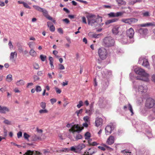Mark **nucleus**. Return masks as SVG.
Returning a JSON list of instances; mask_svg holds the SVG:
<instances>
[{
  "mask_svg": "<svg viewBox=\"0 0 155 155\" xmlns=\"http://www.w3.org/2000/svg\"><path fill=\"white\" fill-rule=\"evenodd\" d=\"M128 108L129 110L131 113V115H133L134 114L133 110L132 109V107L130 103H129L128 104Z\"/></svg>",
  "mask_w": 155,
  "mask_h": 155,
  "instance_id": "72a5a7b5",
  "label": "nucleus"
},
{
  "mask_svg": "<svg viewBox=\"0 0 155 155\" xmlns=\"http://www.w3.org/2000/svg\"><path fill=\"white\" fill-rule=\"evenodd\" d=\"M95 123L96 126L98 127L102 125L103 123V120L101 118L97 117L96 119Z\"/></svg>",
  "mask_w": 155,
  "mask_h": 155,
  "instance_id": "2eb2a0df",
  "label": "nucleus"
},
{
  "mask_svg": "<svg viewBox=\"0 0 155 155\" xmlns=\"http://www.w3.org/2000/svg\"><path fill=\"white\" fill-rule=\"evenodd\" d=\"M121 21L122 22H123L124 23L128 24L130 25V18H126V19H121Z\"/></svg>",
  "mask_w": 155,
  "mask_h": 155,
  "instance_id": "c756f323",
  "label": "nucleus"
},
{
  "mask_svg": "<svg viewBox=\"0 0 155 155\" xmlns=\"http://www.w3.org/2000/svg\"><path fill=\"white\" fill-rule=\"evenodd\" d=\"M41 107L43 109H45L46 107V103L45 102H41L40 104Z\"/></svg>",
  "mask_w": 155,
  "mask_h": 155,
  "instance_id": "a19ab883",
  "label": "nucleus"
},
{
  "mask_svg": "<svg viewBox=\"0 0 155 155\" xmlns=\"http://www.w3.org/2000/svg\"><path fill=\"white\" fill-rule=\"evenodd\" d=\"M117 2L118 3L119 5H125L126 2L123 0H117Z\"/></svg>",
  "mask_w": 155,
  "mask_h": 155,
  "instance_id": "c85d7f7f",
  "label": "nucleus"
},
{
  "mask_svg": "<svg viewBox=\"0 0 155 155\" xmlns=\"http://www.w3.org/2000/svg\"><path fill=\"white\" fill-rule=\"evenodd\" d=\"M40 153V152L37 151H31L28 150L27 151L24 155H36V154Z\"/></svg>",
  "mask_w": 155,
  "mask_h": 155,
  "instance_id": "dca6fc26",
  "label": "nucleus"
},
{
  "mask_svg": "<svg viewBox=\"0 0 155 155\" xmlns=\"http://www.w3.org/2000/svg\"><path fill=\"white\" fill-rule=\"evenodd\" d=\"M83 120L86 122H88L89 121V117L88 116H86L83 117Z\"/></svg>",
  "mask_w": 155,
  "mask_h": 155,
  "instance_id": "de8ad7c7",
  "label": "nucleus"
},
{
  "mask_svg": "<svg viewBox=\"0 0 155 155\" xmlns=\"http://www.w3.org/2000/svg\"><path fill=\"white\" fill-rule=\"evenodd\" d=\"M4 123L7 125H10L11 124V122L8 120L6 119L5 118H4Z\"/></svg>",
  "mask_w": 155,
  "mask_h": 155,
  "instance_id": "a18cd8bd",
  "label": "nucleus"
},
{
  "mask_svg": "<svg viewBox=\"0 0 155 155\" xmlns=\"http://www.w3.org/2000/svg\"><path fill=\"white\" fill-rule=\"evenodd\" d=\"M38 75L39 76H41L43 75V71H39L37 73Z\"/></svg>",
  "mask_w": 155,
  "mask_h": 155,
  "instance_id": "338daca9",
  "label": "nucleus"
},
{
  "mask_svg": "<svg viewBox=\"0 0 155 155\" xmlns=\"http://www.w3.org/2000/svg\"><path fill=\"white\" fill-rule=\"evenodd\" d=\"M68 81H65V82H63L62 83V86L63 87H64L66 85H67L68 84Z\"/></svg>",
  "mask_w": 155,
  "mask_h": 155,
  "instance_id": "052dcab7",
  "label": "nucleus"
},
{
  "mask_svg": "<svg viewBox=\"0 0 155 155\" xmlns=\"http://www.w3.org/2000/svg\"><path fill=\"white\" fill-rule=\"evenodd\" d=\"M41 90V89L40 86H38L36 87V91L37 92H39Z\"/></svg>",
  "mask_w": 155,
  "mask_h": 155,
  "instance_id": "3c124183",
  "label": "nucleus"
},
{
  "mask_svg": "<svg viewBox=\"0 0 155 155\" xmlns=\"http://www.w3.org/2000/svg\"><path fill=\"white\" fill-rule=\"evenodd\" d=\"M85 139H89L91 137L90 134L89 132H87L85 134Z\"/></svg>",
  "mask_w": 155,
  "mask_h": 155,
  "instance_id": "ea45409f",
  "label": "nucleus"
},
{
  "mask_svg": "<svg viewBox=\"0 0 155 155\" xmlns=\"http://www.w3.org/2000/svg\"><path fill=\"white\" fill-rule=\"evenodd\" d=\"M153 24L151 23H147L145 24H141L138 25V26L140 27H145L150 26H152Z\"/></svg>",
  "mask_w": 155,
  "mask_h": 155,
  "instance_id": "b1692460",
  "label": "nucleus"
},
{
  "mask_svg": "<svg viewBox=\"0 0 155 155\" xmlns=\"http://www.w3.org/2000/svg\"><path fill=\"white\" fill-rule=\"evenodd\" d=\"M24 136L25 139L28 140V138L30 137L28 134L26 133H25L24 134Z\"/></svg>",
  "mask_w": 155,
  "mask_h": 155,
  "instance_id": "864d4df0",
  "label": "nucleus"
},
{
  "mask_svg": "<svg viewBox=\"0 0 155 155\" xmlns=\"http://www.w3.org/2000/svg\"><path fill=\"white\" fill-rule=\"evenodd\" d=\"M41 12H42L43 13V15L46 17L48 15V12L45 9H44L42 8V10H41Z\"/></svg>",
  "mask_w": 155,
  "mask_h": 155,
  "instance_id": "f704fd0d",
  "label": "nucleus"
},
{
  "mask_svg": "<svg viewBox=\"0 0 155 155\" xmlns=\"http://www.w3.org/2000/svg\"><path fill=\"white\" fill-rule=\"evenodd\" d=\"M34 68L36 70L39 69L40 68L39 65L37 63H35L33 64Z\"/></svg>",
  "mask_w": 155,
  "mask_h": 155,
  "instance_id": "4c0bfd02",
  "label": "nucleus"
},
{
  "mask_svg": "<svg viewBox=\"0 0 155 155\" xmlns=\"http://www.w3.org/2000/svg\"><path fill=\"white\" fill-rule=\"evenodd\" d=\"M118 19L117 18H113L110 20H107L106 21L105 24L106 25H107L111 23H113L117 21H118Z\"/></svg>",
  "mask_w": 155,
  "mask_h": 155,
  "instance_id": "a211bd4d",
  "label": "nucleus"
},
{
  "mask_svg": "<svg viewBox=\"0 0 155 155\" xmlns=\"http://www.w3.org/2000/svg\"><path fill=\"white\" fill-rule=\"evenodd\" d=\"M121 153L124 154L125 155H130L131 152L126 151L125 150H123L121 151Z\"/></svg>",
  "mask_w": 155,
  "mask_h": 155,
  "instance_id": "473e14b6",
  "label": "nucleus"
},
{
  "mask_svg": "<svg viewBox=\"0 0 155 155\" xmlns=\"http://www.w3.org/2000/svg\"><path fill=\"white\" fill-rule=\"evenodd\" d=\"M40 58L41 60L43 61H45L46 58V57L45 56H44L42 54L40 55Z\"/></svg>",
  "mask_w": 155,
  "mask_h": 155,
  "instance_id": "49530a36",
  "label": "nucleus"
},
{
  "mask_svg": "<svg viewBox=\"0 0 155 155\" xmlns=\"http://www.w3.org/2000/svg\"><path fill=\"white\" fill-rule=\"evenodd\" d=\"M55 27L53 25H51L50 27V30L51 31L54 32L55 31Z\"/></svg>",
  "mask_w": 155,
  "mask_h": 155,
  "instance_id": "8fccbe9b",
  "label": "nucleus"
},
{
  "mask_svg": "<svg viewBox=\"0 0 155 155\" xmlns=\"http://www.w3.org/2000/svg\"><path fill=\"white\" fill-rule=\"evenodd\" d=\"M25 82L23 80H20L18 81L16 83V84L17 86H19L24 85Z\"/></svg>",
  "mask_w": 155,
  "mask_h": 155,
  "instance_id": "5701e85b",
  "label": "nucleus"
},
{
  "mask_svg": "<svg viewBox=\"0 0 155 155\" xmlns=\"http://www.w3.org/2000/svg\"><path fill=\"white\" fill-rule=\"evenodd\" d=\"M147 87L146 85H140L138 86L137 90L139 92L145 93L147 91Z\"/></svg>",
  "mask_w": 155,
  "mask_h": 155,
  "instance_id": "6e6552de",
  "label": "nucleus"
},
{
  "mask_svg": "<svg viewBox=\"0 0 155 155\" xmlns=\"http://www.w3.org/2000/svg\"><path fill=\"white\" fill-rule=\"evenodd\" d=\"M120 28V26L118 25L114 26L112 29L113 33L115 35L119 33Z\"/></svg>",
  "mask_w": 155,
  "mask_h": 155,
  "instance_id": "4468645a",
  "label": "nucleus"
},
{
  "mask_svg": "<svg viewBox=\"0 0 155 155\" xmlns=\"http://www.w3.org/2000/svg\"><path fill=\"white\" fill-rule=\"evenodd\" d=\"M142 65L146 68H149L150 65L148 60L147 59H144L143 60Z\"/></svg>",
  "mask_w": 155,
  "mask_h": 155,
  "instance_id": "f3484780",
  "label": "nucleus"
},
{
  "mask_svg": "<svg viewBox=\"0 0 155 155\" xmlns=\"http://www.w3.org/2000/svg\"><path fill=\"white\" fill-rule=\"evenodd\" d=\"M8 45L9 46V48L10 49L13 48V46L12 45V43L11 41H9Z\"/></svg>",
  "mask_w": 155,
  "mask_h": 155,
  "instance_id": "13d9d810",
  "label": "nucleus"
},
{
  "mask_svg": "<svg viewBox=\"0 0 155 155\" xmlns=\"http://www.w3.org/2000/svg\"><path fill=\"white\" fill-rule=\"evenodd\" d=\"M59 67V69L60 70H63L64 69V66L61 64H58Z\"/></svg>",
  "mask_w": 155,
  "mask_h": 155,
  "instance_id": "5fc2aeb1",
  "label": "nucleus"
},
{
  "mask_svg": "<svg viewBox=\"0 0 155 155\" xmlns=\"http://www.w3.org/2000/svg\"><path fill=\"white\" fill-rule=\"evenodd\" d=\"M88 24L92 26L99 27L101 26V23L102 22V18H98L95 15L90 14L87 16Z\"/></svg>",
  "mask_w": 155,
  "mask_h": 155,
  "instance_id": "f257e3e1",
  "label": "nucleus"
},
{
  "mask_svg": "<svg viewBox=\"0 0 155 155\" xmlns=\"http://www.w3.org/2000/svg\"><path fill=\"white\" fill-rule=\"evenodd\" d=\"M23 5L25 7V8H27L28 9H29L31 8L25 2L24 3Z\"/></svg>",
  "mask_w": 155,
  "mask_h": 155,
  "instance_id": "6e6d98bb",
  "label": "nucleus"
},
{
  "mask_svg": "<svg viewBox=\"0 0 155 155\" xmlns=\"http://www.w3.org/2000/svg\"><path fill=\"white\" fill-rule=\"evenodd\" d=\"M83 110V109H81L79 110L76 111L75 112V113L77 114L78 116H79V114H81L82 113Z\"/></svg>",
  "mask_w": 155,
  "mask_h": 155,
  "instance_id": "37998d69",
  "label": "nucleus"
},
{
  "mask_svg": "<svg viewBox=\"0 0 155 155\" xmlns=\"http://www.w3.org/2000/svg\"><path fill=\"white\" fill-rule=\"evenodd\" d=\"M62 21L67 24H69L70 23V21L68 18L63 19Z\"/></svg>",
  "mask_w": 155,
  "mask_h": 155,
  "instance_id": "680f3d73",
  "label": "nucleus"
},
{
  "mask_svg": "<svg viewBox=\"0 0 155 155\" xmlns=\"http://www.w3.org/2000/svg\"><path fill=\"white\" fill-rule=\"evenodd\" d=\"M125 13V12L124 11L117 12L116 13V17H118L119 16H121Z\"/></svg>",
  "mask_w": 155,
  "mask_h": 155,
  "instance_id": "e433bc0d",
  "label": "nucleus"
},
{
  "mask_svg": "<svg viewBox=\"0 0 155 155\" xmlns=\"http://www.w3.org/2000/svg\"><path fill=\"white\" fill-rule=\"evenodd\" d=\"M85 147V145L83 144H81L78 145L76 146V149H77V152L80 151L83 148H84Z\"/></svg>",
  "mask_w": 155,
  "mask_h": 155,
  "instance_id": "6ab92c4d",
  "label": "nucleus"
},
{
  "mask_svg": "<svg viewBox=\"0 0 155 155\" xmlns=\"http://www.w3.org/2000/svg\"><path fill=\"white\" fill-rule=\"evenodd\" d=\"M35 81H37L39 80V78L37 75H34L33 77Z\"/></svg>",
  "mask_w": 155,
  "mask_h": 155,
  "instance_id": "69168bd1",
  "label": "nucleus"
},
{
  "mask_svg": "<svg viewBox=\"0 0 155 155\" xmlns=\"http://www.w3.org/2000/svg\"><path fill=\"white\" fill-rule=\"evenodd\" d=\"M12 80V75L11 74L8 75L6 77V81L8 82H10Z\"/></svg>",
  "mask_w": 155,
  "mask_h": 155,
  "instance_id": "393cba45",
  "label": "nucleus"
},
{
  "mask_svg": "<svg viewBox=\"0 0 155 155\" xmlns=\"http://www.w3.org/2000/svg\"><path fill=\"white\" fill-rule=\"evenodd\" d=\"M102 35V34H96L94 33V34H93L92 35V37L95 38H98L99 37L101 36Z\"/></svg>",
  "mask_w": 155,
  "mask_h": 155,
  "instance_id": "c9c22d12",
  "label": "nucleus"
},
{
  "mask_svg": "<svg viewBox=\"0 0 155 155\" xmlns=\"http://www.w3.org/2000/svg\"><path fill=\"white\" fill-rule=\"evenodd\" d=\"M143 16V17H149L150 16V13L148 12H146L142 13Z\"/></svg>",
  "mask_w": 155,
  "mask_h": 155,
  "instance_id": "58836bf2",
  "label": "nucleus"
},
{
  "mask_svg": "<svg viewBox=\"0 0 155 155\" xmlns=\"http://www.w3.org/2000/svg\"><path fill=\"white\" fill-rule=\"evenodd\" d=\"M136 3L137 2H135V0H130L128 2V4L130 5H133Z\"/></svg>",
  "mask_w": 155,
  "mask_h": 155,
  "instance_id": "c03bdc74",
  "label": "nucleus"
},
{
  "mask_svg": "<svg viewBox=\"0 0 155 155\" xmlns=\"http://www.w3.org/2000/svg\"><path fill=\"white\" fill-rule=\"evenodd\" d=\"M92 146H95L97 145L98 144L96 142H92V143H89Z\"/></svg>",
  "mask_w": 155,
  "mask_h": 155,
  "instance_id": "774afa93",
  "label": "nucleus"
},
{
  "mask_svg": "<svg viewBox=\"0 0 155 155\" xmlns=\"http://www.w3.org/2000/svg\"><path fill=\"white\" fill-rule=\"evenodd\" d=\"M134 34L133 29L131 28L127 31V35L130 38H132Z\"/></svg>",
  "mask_w": 155,
  "mask_h": 155,
  "instance_id": "9b49d317",
  "label": "nucleus"
},
{
  "mask_svg": "<svg viewBox=\"0 0 155 155\" xmlns=\"http://www.w3.org/2000/svg\"><path fill=\"white\" fill-rule=\"evenodd\" d=\"M134 71L137 74L141 75L140 77H137L136 78L137 80H141L145 81H148L149 74L145 72L144 69L138 68L135 69Z\"/></svg>",
  "mask_w": 155,
  "mask_h": 155,
  "instance_id": "f03ea898",
  "label": "nucleus"
},
{
  "mask_svg": "<svg viewBox=\"0 0 155 155\" xmlns=\"http://www.w3.org/2000/svg\"><path fill=\"white\" fill-rule=\"evenodd\" d=\"M115 41L113 38L110 37H106L103 40V44L105 47H109L114 45Z\"/></svg>",
  "mask_w": 155,
  "mask_h": 155,
  "instance_id": "7ed1b4c3",
  "label": "nucleus"
},
{
  "mask_svg": "<svg viewBox=\"0 0 155 155\" xmlns=\"http://www.w3.org/2000/svg\"><path fill=\"white\" fill-rule=\"evenodd\" d=\"M115 138L114 136H110L107 139V143L109 145H110L114 143Z\"/></svg>",
  "mask_w": 155,
  "mask_h": 155,
  "instance_id": "ddd939ff",
  "label": "nucleus"
},
{
  "mask_svg": "<svg viewBox=\"0 0 155 155\" xmlns=\"http://www.w3.org/2000/svg\"><path fill=\"white\" fill-rule=\"evenodd\" d=\"M50 101L51 103L53 104L56 102L57 100L55 98H52L50 99Z\"/></svg>",
  "mask_w": 155,
  "mask_h": 155,
  "instance_id": "bf43d9fd",
  "label": "nucleus"
},
{
  "mask_svg": "<svg viewBox=\"0 0 155 155\" xmlns=\"http://www.w3.org/2000/svg\"><path fill=\"white\" fill-rule=\"evenodd\" d=\"M48 112V110L45 109L40 110L39 111V112L40 114L47 113Z\"/></svg>",
  "mask_w": 155,
  "mask_h": 155,
  "instance_id": "2f4dec72",
  "label": "nucleus"
},
{
  "mask_svg": "<svg viewBox=\"0 0 155 155\" xmlns=\"http://www.w3.org/2000/svg\"><path fill=\"white\" fill-rule=\"evenodd\" d=\"M103 145L104 147H103L102 146H99L98 147V148L103 151L105 150H106V148L108 149H111V148L110 147L107 146L105 144H103Z\"/></svg>",
  "mask_w": 155,
  "mask_h": 155,
  "instance_id": "412c9836",
  "label": "nucleus"
},
{
  "mask_svg": "<svg viewBox=\"0 0 155 155\" xmlns=\"http://www.w3.org/2000/svg\"><path fill=\"white\" fill-rule=\"evenodd\" d=\"M82 138V136L80 134H78L77 136L75 137L74 139H73L74 141H77L78 140L81 139Z\"/></svg>",
  "mask_w": 155,
  "mask_h": 155,
  "instance_id": "bb28decb",
  "label": "nucleus"
},
{
  "mask_svg": "<svg viewBox=\"0 0 155 155\" xmlns=\"http://www.w3.org/2000/svg\"><path fill=\"white\" fill-rule=\"evenodd\" d=\"M138 21L137 19L134 18H130V25L134 24L137 22Z\"/></svg>",
  "mask_w": 155,
  "mask_h": 155,
  "instance_id": "cd10ccee",
  "label": "nucleus"
},
{
  "mask_svg": "<svg viewBox=\"0 0 155 155\" xmlns=\"http://www.w3.org/2000/svg\"><path fill=\"white\" fill-rule=\"evenodd\" d=\"M70 150L71 151H74L75 152H78L77 149H76V146L75 147H74V146L71 147L70 149Z\"/></svg>",
  "mask_w": 155,
  "mask_h": 155,
  "instance_id": "09e8293b",
  "label": "nucleus"
},
{
  "mask_svg": "<svg viewBox=\"0 0 155 155\" xmlns=\"http://www.w3.org/2000/svg\"><path fill=\"white\" fill-rule=\"evenodd\" d=\"M95 152V150L94 147L89 149L88 151L84 152L83 155H92Z\"/></svg>",
  "mask_w": 155,
  "mask_h": 155,
  "instance_id": "1a4fd4ad",
  "label": "nucleus"
},
{
  "mask_svg": "<svg viewBox=\"0 0 155 155\" xmlns=\"http://www.w3.org/2000/svg\"><path fill=\"white\" fill-rule=\"evenodd\" d=\"M55 89L56 91V93L58 94H60L61 92V90L57 87H55Z\"/></svg>",
  "mask_w": 155,
  "mask_h": 155,
  "instance_id": "4d7b16f0",
  "label": "nucleus"
},
{
  "mask_svg": "<svg viewBox=\"0 0 155 155\" xmlns=\"http://www.w3.org/2000/svg\"><path fill=\"white\" fill-rule=\"evenodd\" d=\"M22 135V133L20 131L17 133V137L18 138H19L21 137Z\"/></svg>",
  "mask_w": 155,
  "mask_h": 155,
  "instance_id": "e2e57ef3",
  "label": "nucleus"
},
{
  "mask_svg": "<svg viewBox=\"0 0 155 155\" xmlns=\"http://www.w3.org/2000/svg\"><path fill=\"white\" fill-rule=\"evenodd\" d=\"M17 54L16 52H12L10 54V59L11 60H14L15 57L16 58L17 57Z\"/></svg>",
  "mask_w": 155,
  "mask_h": 155,
  "instance_id": "4be33fe9",
  "label": "nucleus"
},
{
  "mask_svg": "<svg viewBox=\"0 0 155 155\" xmlns=\"http://www.w3.org/2000/svg\"><path fill=\"white\" fill-rule=\"evenodd\" d=\"M98 54L100 58L101 59L103 60L107 58L108 52L105 48L101 47L99 48L98 51Z\"/></svg>",
  "mask_w": 155,
  "mask_h": 155,
  "instance_id": "20e7f679",
  "label": "nucleus"
},
{
  "mask_svg": "<svg viewBox=\"0 0 155 155\" xmlns=\"http://www.w3.org/2000/svg\"><path fill=\"white\" fill-rule=\"evenodd\" d=\"M9 111V108L5 106H2L0 105V113L2 114H6Z\"/></svg>",
  "mask_w": 155,
  "mask_h": 155,
  "instance_id": "9d476101",
  "label": "nucleus"
},
{
  "mask_svg": "<svg viewBox=\"0 0 155 155\" xmlns=\"http://www.w3.org/2000/svg\"><path fill=\"white\" fill-rule=\"evenodd\" d=\"M108 15L110 17H116V13H114V12H110L109 14Z\"/></svg>",
  "mask_w": 155,
  "mask_h": 155,
  "instance_id": "603ef678",
  "label": "nucleus"
},
{
  "mask_svg": "<svg viewBox=\"0 0 155 155\" xmlns=\"http://www.w3.org/2000/svg\"><path fill=\"white\" fill-rule=\"evenodd\" d=\"M83 106V102L82 101H80L79 102V104L77 105V107L78 108H80L81 106Z\"/></svg>",
  "mask_w": 155,
  "mask_h": 155,
  "instance_id": "79ce46f5",
  "label": "nucleus"
},
{
  "mask_svg": "<svg viewBox=\"0 0 155 155\" xmlns=\"http://www.w3.org/2000/svg\"><path fill=\"white\" fill-rule=\"evenodd\" d=\"M31 137V138L32 141H36L38 140L41 139L40 137H38L35 134L33 135Z\"/></svg>",
  "mask_w": 155,
  "mask_h": 155,
  "instance_id": "aec40b11",
  "label": "nucleus"
},
{
  "mask_svg": "<svg viewBox=\"0 0 155 155\" xmlns=\"http://www.w3.org/2000/svg\"><path fill=\"white\" fill-rule=\"evenodd\" d=\"M115 128V125L112 123H110L105 128V133L107 135L110 134Z\"/></svg>",
  "mask_w": 155,
  "mask_h": 155,
  "instance_id": "0eeeda50",
  "label": "nucleus"
},
{
  "mask_svg": "<svg viewBox=\"0 0 155 155\" xmlns=\"http://www.w3.org/2000/svg\"><path fill=\"white\" fill-rule=\"evenodd\" d=\"M155 104V101L153 99L149 98L147 99L145 104L146 107L148 108H151Z\"/></svg>",
  "mask_w": 155,
  "mask_h": 155,
  "instance_id": "423d86ee",
  "label": "nucleus"
},
{
  "mask_svg": "<svg viewBox=\"0 0 155 155\" xmlns=\"http://www.w3.org/2000/svg\"><path fill=\"white\" fill-rule=\"evenodd\" d=\"M30 54L32 56L35 57L37 55V53L33 49H31L29 52Z\"/></svg>",
  "mask_w": 155,
  "mask_h": 155,
  "instance_id": "a878e982",
  "label": "nucleus"
},
{
  "mask_svg": "<svg viewBox=\"0 0 155 155\" xmlns=\"http://www.w3.org/2000/svg\"><path fill=\"white\" fill-rule=\"evenodd\" d=\"M138 32L142 35H146L148 34V30L146 28H140L138 30Z\"/></svg>",
  "mask_w": 155,
  "mask_h": 155,
  "instance_id": "f8f14e48",
  "label": "nucleus"
},
{
  "mask_svg": "<svg viewBox=\"0 0 155 155\" xmlns=\"http://www.w3.org/2000/svg\"><path fill=\"white\" fill-rule=\"evenodd\" d=\"M33 7L35 9L40 12L42 10V8L38 6L34 5L33 6Z\"/></svg>",
  "mask_w": 155,
  "mask_h": 155,
  "instance_id": "7c9ffc66",
  "label": "nucleus"
},
{
  "mask_svg": "<svg viewBox=\"0 0 155 155\" xmlns=\"http://www.w3.org/2000/svg\"><path fill=\"white\" fill-rule=\"evenodd\" d=\"M83 128V127H81L79 126L78 124H75L71 128L69 129V131L70 132H71L73 133L76 132L79 133Z\"/></svg>",
  "mask_w": 155,
  "mask_h": 155,
  "instance_id": "39448f33",
  "label": "nucleus"
},
{
  "mask_svg": "<svg viewBox=\"0 0 155 155\" xmlns=\"http://www.w3.org/2000/svg\"><path fill=\"white\" fill-rule=\"evenodd\" d=\"M82 22L83 23H84L85 24H87L86 19L84 17H82Z\"/></svg>",
  "mask_w": 155,
  "mask_h": 155,
  "instance_id": "0e129e2a",
  "label": "nucleus"
}]
</instances>
